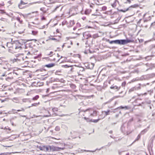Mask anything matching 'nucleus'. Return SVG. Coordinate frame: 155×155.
I'll return each instance as SVG.
<instances>
[{"mask_svg":"<svg viewBox=\"0 0 155 155\" xmlns=\"http://www.w3.org/2000/svg\"><path fill=\"white\" fill-rule=\"evenodd\" d=\"M84 114L87 117H84V119L87 121H90V119L92 117L96 116L97 111L93 108H90L86 110L85 111Z\"/></svg>","mask_w":155,"mask_h":155,"instance_id":"f257e3e1","label":"nucleus"},{"mask_svg":"<svg viewBox=\"0 0 155 155\" xmlns=\"http://www.w3.org/2000/svg\"><path fill=\"white\" fill-rule=\"evenodd\" d=\"M13 49H9V51L12 53L19 52L21 49V45L18 41H16L13 43Z\"/></svg>","mask_w":155,"mask_h":155,"instance_id":"f03ea898","label":"nucleus"},{"mask_svg":"<svg viewBox=\"0 0 155 155\" xmlns=\"http://www.w3.org/2000/svg\"><path fill=\"white\" fill-rule=\"evenodd\" d=\"M132 42V40L129 39L121 40H117L110 41L109 43L110 44L114 43L115 44H117L120 45H125L128 43L131 42Z\"/></svg>","mask_w":155,"mask_h":155,"instance_id":"7ed1b4c3","label":"nucleus"},{"mask_svg":"<svg viewBox=\"0 0 155 155\" xmlns=\"http://www.w3.org/2000/svg\"><path fill=\"white\" fill-rule=\"evenodd\" d=\"M60 56L58 55V54H54L53 55L52 58L50 57V58H46L45 59L46 61H56V62H58L59 61L60 58H62L61 56V58H60Z\"/></svg>","mask_w":155,"mask_h":155,"instance_id":"20e7f679","label":"nucleus"},{"mask_svg":"<svg viewBox=\"0 0 155 155\" xmlns=\"http://www.w3.org/2000/svg\"><path fill=\"white\" fill-rule=\"evenodd\" d=\"M24 59L23 55L21 54L18 56L16 57V58L11 59V60L13 63L16 62H18L19 61H23Z\"/></svg>","mask_w":155,"mask_h":155,"instance_id":"39448f33","label":"nucleus"},{"mask_svg":"<svg viewBox=\"0 0 155 155\" xmlns=\"http://www.w3.org/2000/svg\"><path fill=\"white\" fill-rule=\"evenodd\" d=\"M50 151H59L61 150H63V149L53 146H49Z\"/></svg>","mask_w":155,"mask_h":155,"instance_id":"423d86ee","label":"nucleus"},{"mask_svg":"<svg viewBox=\"0 0 155 155\" xmlns=\"http://www.w3.org/2000/svg\"><path fill=\"white\" fill-rule=\"evenodd\" d=\"M83 36L84 39H87L91 37V35L89 32L86 31L83 33Z\"/></svg>","mask_w":155,"mask_h":155,"instance_id":"0eeeda50","label":"nucleus"},{"mask_svg":"<svg viewBox=\"0 0 155 155\" xmlns=\"http://www.w3.org/2000/svg\"><path fill=\"white\" fill-rule=\"evenodd\" d=\"M72 9H79L83 10V5L82 4H78L73 6L72 8Z\"/></svg>","mask_w":155,"mask_h":155,"instance_id":"6e6552de","label":"nucleus"},{"mask_svg":"<svg viewBox=\"0 0 155 155\" xmlns=\"http://www.w3.org/2000/svg\"><path fill=\"white\" fill-rule=\"evenodd\" d=\"M143 18L144 19V21H146L150 20L151 19L150 16L148 13L145 14L143 15Z\"/></svg>","mask_w":155,"mask_h":155,"instance_id":"1a4fd4ad","label":"nucleus"},{"mask_svg":"<svg viewBox=\"0 0 155 155\" xmlns=\"http://www.w3.org/2000/svg\"><path fill=\"white\" fill-rule=\"evenodd\" d=\"M27 3L24 2L22 0L21 1L20 4L18 5V7L20 9H22L25 6H23Z\"/></svg>","mask_w":155,"mask_h":155,"instance_id":"9d476101","label":"nucleus"},{"mask_svg":"<svg viewBox=\"0 0 155 155\" xmlns=\"http://www.w3.org/2000/svg\"><path fill=\"white\" fill-rule=\"evenodd\" d=\"M91 12V10H81V13L82 14H85L86 15H88Z\"/></svg>","mask_w":155,"mask_h":155,"instance_id":"9b49d317","label":"nucleus"},{"mask_svg":"<svg viewBox=\"0 0 155 155\" xmlns=\"http://www.w3.org/2000/svg\"><path fill=\"white\" fill-rule=\"evenodd\" d=\"M13 43H12L10 42H8L7 44V46L8 48V50L9 49H13L14 48L13 47Z\"/></svg>","mask_w":155,"mask_h":155,"instance_id":"f8f14e48","label":"nucleus"},{"mask_svg":"<svg viewBox=\"0 0 155 155\" xmlns=\"http://www.w3.org/2000/svg\"><path fill=\"white\" fill-rule=\"evenodd\" d=\"M55 65V64L52 63L46 64L45 65V66L48 68H51L54 66Z\"/></svg>","mask_w":155,"mask_h":155,"instance_id":"ddd939ff","label":"nucleus"},{"mask_svg":"<svg viewBox=\"0 0 155 155\" xmlns=\"http://www.w3.org/2000/svg\"><path fill=\"white\" fill-rule=\"evenodd\" d=\"M110 88L111 89H116L117 91H118L120 89V87H118L116 85L114 86V85H113L110 87Z\"/></svg>","mask_w":155,"mask_h":155,"instance_id":"4468645a","label":"nucleus"},{"mask_svg":"<svg viewBox=\"0 0 155 155\" xmlns=\"http://www.w3.org/2000/svg\"><path fill=\"white\" fill-rule=\"evenodd\" d=\"M45 12H46L45 11L43 12V14L41 16V20L42 21L45 20H46V18L45 17Z\"/></svg>","mask_w":155,"mask_h":155,"instance_id":"2eb2a0df","label":"nucleus"},{"mask_svg":"<svg viewBox=\"0 0 155 155\" xmlns=\"http://www.w3.org/2000/svg\"><path fill=\"white\" fill-rule=\"evenodd\" d=\"M38 31L37 30H33L32 31L31 34L34 35H36L38 34Z\"/></svg>","mask_w":155,"mask_h":155,"instance_id":"dca6fc26","label":"nucleus"},{"mask_svg":"<svg viewBox=\"0 0 155 155\" xmlns=\"http://www.w3.org/2000/svg\"><path fill=\"white\" fill-rule=\"evenodd\" d=\"M72 65H69V64H65L63 65L62 66V67L65 68H67L69 67H72Z\"/></svg>","mask_w":155,"mask_h":155,"instance_id":"f3484780","label":"nucleus"},{"mask_svg":"<svg viewBox=\"0 0 155 155\" xmlns=\"http://www.w3.org/2000/svg\"><path fill=\"white\" fill-rule=\"evenodd\" d=\"M117 3H118V2L117 0H115L114 3L112 5V6L115 8L116 6Z\"/></svg>","mask_w":155,"mask_h":155,"instance_id":"a211bd4d","label":"nucleus"},{"mask_svg":"<svg viewBox=\"0 0 155 155\" xmlns=\"http://www.w3.org/2000/svg\"><path fill=\"white\" fill-rule=\"evenodd\" d=\"M139 7V5L138 4H134L133 5H132L131 6H130L129 7V8L131 7H132L135 8H137V7Z\"/></svg>","mask_w":155,"mask_h":155,"instance_id":"6ab92c4d","label":"nucleus"},{"mask_svg":"<svg viewBox=\"0 0 155 155\" xmlns=\"http://www.w3.org/2000/svg\"><path fill=\"white\" fill-rule=\"evenodd\" d=\"M119 14L117 13H114L113 15L111 16L112 18L116 17L117 18L119 17Z\"/></svg>","mask_w":155,"mask_h":155,"instance_id":"aec40b11","label":"nucleus"},{"mask_svg":"<svg viewBox=\"0 0 155 155\" xmlns=\"http://www.w3.org/2000/svg\"><path fill=\"white\" fill-rule=\"evenodd\" d=\"M99 37L98 35L97 34H96L93 35L91 37L93 38H98Z\"/></svg>","mask_w":155,"mask_h":155,"instance_id":"412c9836","label":"nucleus"},{"mask_svg":"<svg viewBox=\"0 0 155 155\" xmlns=\"http://www.w3.org/2000/svg\"><path fill=\"white\" fill-rule=\"evenodd\" d=\"M69 23L70 26H72L74 24V21L73 20H71L70 21H69Z\"/></svg>","mask_w":155,"mask_h":155,"instance_id":"4be33fe9","label":"nucleus"},{"mask_svg":"<svg viewBox=\"0 0 155 155\" xmlns=\"http://www.w3.org/2000/svg\"><path fill=\"white\" fill-rule=\"evenodd\" d=\"M147 131V130L146 129H145L143 130L140 133V135L143 134H145Z\"/></svg>","mask_w":155,"mask_h":155,"instance_id":"5701e85b","label":"nucleus"},{"mask_svg":"<svg viewBox=\"0 0 155 155\" xmlns=\"http://www.w3.org/2000/svg\"><path fill=\"white\" fill-rule=\"evenodd\" d=\"M100 119H98L97 120H92V119H90V120H91V121H90L93 122L94 123H96Z\"/></svg>","mask_w":155,"mask_h":155,"instance_id":"b1692460","label":"nucleus"},{"mask_svg":"<svg viewBox=\"0 0 155 155\" xmlns=\"http://www.w3.org/2000/svg\"><path fill=\"white\" fill-rule=\"evenodd\" d=\"M16 20L20 23H22V20L20 18L18 17L16 18Z\"/></svg>","mask_w":155,"mask_h":155,"instance_id":"393cba45","label":"nucleus"},{"mask_svg":"<svg viewBox=\"0 0 155 155\" xmlns=\"http://www.w3.org/2000/svg\"><path fill=\"white\" fill-rule=\"evenodd\" d=\"M39 98V96L38 95H37L35 97L33 98L32 100L35 101L37 100Z\"/></svg>","mask_w":155,"mask_h":155,"instance_id":"a878e982","label":"nucleus"},{"mask_svg":"<svg viewBox=\"0 0 155 155\" xmlns=\"http://www.w3.org/2000/svg\"><path fill=\"white\" fill-rule=\"evenodd\" d=\"M58 110V109L56 107H54V108H53L52 109V111L54 112H55L57 111Z\"/></svg>","mask_w":155,"mask_h":155,"instance_id":"bb28decb","label":"nucleus"},{"mask_svg":"<svg viewBox=\"0 0 155 155\" xmlns=\"http://www.w3.org/2000/svg\"><path fill=\"white\" fill-rule=\"evenodd\" d=\"M51 40H55L56 42L59 41H60L59 39H57V38H50Z\"/></svg>","mask_w":155,"mask_h":155,"instance_id":"cd10ccee","label":"nucleus"},{"mask_svg":"<svg viewBox=\"0 0 155 155\" xmlns=\"http://www.w3.org/2000/svg\"><path fill=\"white\" fill-rule=\"evenodd\" d=\"M60 127L58 126H57L55 129V130L56 131H59L60 130Z\"/></svg>","mask_w":155,"mask_h":155,"instance_id":"c85d7f7f","label":"nucleus"},{"mask_svg":"<svg viewBox=\"0 0 155 155\" xmlns=\"http://www.w3.org/2000/svg\"><path fill=\"white\" fill-rule=\"evenodd\" d=\"M39 104V102H38V103H35L34 104H31V106H36Z\"/></svg>","mask_w":155,"mask_h":155,"instance_id":"c756f323","label":"nucleus"},{"mask_svg":"<svg viewBox=\"0 0 155 155\" xmlns=\"http://www.w3.org/2000/svg\"><path fill=\"white\" fill-rule=\"evenodd\" d=\"M104 112L105 113L106 116L109 114V112H110V110H108L107 111H104Z\"/></svg>","mask_w":155,"mask_h":155,"instance_id":"7c9ffc66","label":"nucleus"},{"mask_svg":"<svg viewBox=\"0 0 155 155\" xmlns=\"http://www.w3.org/2000/svg\"><path fill=\"white\" fill-rule=\"evenodd\" d=\"M140 136H141V135L140 134H139L138 135L135 141L138 140H139V139H140Z\"/></svg>","mask_w":155,"mask_h":155,"instance_id":"2f4dec72","label":"nucleus"},{"mask_svg":"<svg viewBox=\"0 0 155 155\" xmlns=\"http://www.w3.org/2000/svg\"><path fill=\"white\" fill-rule=\"evenodd\" d=\"M41 54H38L37 56H35L34 57V58L35 59H36L38 58L41 57Z\"/></svg>","mask_w":155,"mask_h":155,"instance_id":"473e14b6","label":"nucleus"},{"mask_svg":"<svg viewBox=\"0 0 155 155\" xmlns=\"http://www.w3.org/2000/svg\"><path fill=\"white\" fill-rule=\"evenodd\" d=\"M70 86L72 88H76V86L74 85V84H71V85H70Z\"/></svg>","mask_w":155,"mask_h":155,"instance_id":"72a5a7b5","label":"nucleus"},{"mask_svg":"<svg viewBox=\"0 0 155 155\" xmlns=\"http://www.w3.org/2000/svg\"><path fill=\"white\" fill-rule=\"evenodd\" d=\"M67 23V22L66 21H64L62 23V25H65Z\"/></svg>","mask_w":155,"mask_h":155,"instance_id":"f704fd0d","label":"nucleus"},{"mask_svg":"<svg viewBox=\"0 0 155 155\" xmlns=\"http://www.w3.org/2000/svg\"><path fill=\"white\" fill-rule=\"evenodd\" d=\"M126 84V82L125 81H124L122 83L121 86L123 87H125Z\"/></svg>","mask_w":155,"mask_h":155,"instance_id":"c9c22d12","label":"nucleus"},{"mask_svg":"<svg viewBox=\"0 0 155 155\" xmlns=\"http://www.w3.org/2000/svg\"><path fill=\"white\" fill-rule=\"evenodd\" d=\"M101 8H102V10H106L107 8V7L105 6H101Z\"/></svg>","mask_w":155,"mask_h":155,"instance_id":"e433bc0d","label":"nucleus"},{"mask_svg":"<svg viewBox=\"0 0 155 155\" xmlns=\"http://www.w3.org/2000/svg\"><path fill=\"white\" fill-rule=\"evenodd\" d=\"M119 108H120V109H124V108H125L126 109H127V106H125V107H122V106H120L119 107Z\"/></svg>","mask_w":155,"mask_h":155,"instance_id":"4c0bfd02","label":"nucleus"},{"mask_svg":"<svg viewBox=\"0 0 155 155\" xmlns=\"http://www.w3.org/2000/svg\"><path fill=\"white\" fill-rule=\"evenodd\" d=\"M60 8V9H61V10H62V9L63 8V7H61V6H59V7H58V6H57L56 8H55L54 9V10H56L58 8Z\"/></svg>","mask_w":155,"mask_h":155,"instance_id":"58836bf2","label":"nucleus"},{"mask_svg":"<svg viewBox=\"0 0 155 155\" xmlns=\"http://www.w3.org/2000/svg\"><path fill=\"white\" fill-rule=\"evenodd\" d=\"M134 88H131L129 91V92H131V91H134Z\"/></svg>","mask_w":155,"mask_h":155,"instance_id":"ea45409f","label":"nucleus"},{"mask_svg":"<svg viewBox=\"0 0 155 155\" xmlns=\"http://www.w3.org/2000/svg\"><path fill=\"white\" fill-rule=\"evenodd\" d=\"M18 33L20 34H21L24 33V31H18Z\"/></svg>","mask_w":155,"mask_h":155,"instance_id":"a19ab883","label":"nucleus"},{"mask_svg":"<svg viewBox=\"0 0 155 155\" xmlns=\"http://www.w3.org/2000/svg\"><path fill=\"white\" fill-rule=\"evenodd\" d=\"M49 148H50L49 146L48 147H46V149L47 151H48L49 150Z\"/></svg>","mask_w":155,"mask_h":155,"instance_id":"79ce46f5","label":"nucleus"},{"mask_svg":"<svg viewBox=\"0 0 155 155\" xmlns=\"http://www.w3.org/2000/svg\"><path fill=\"white\" fill-rule=\"evenodd\" d=\"M49 88L47 89V91H46V92L47 93H48L49 92Z\"/></svg>","mask_w":155,"mask_h":155,"instance_id":"37998d69","label":"nucleus"},{"mask_svg":"<svg viewBox=\"0 0 155 155\" xmlns=\"http://www.w3.org/2000/svg\"><path fill=\"white\" fill-rule=\"evenodd\" d=\"M0 11H1V13H4V10H0Z\"/></svg>","mask_w":155,"mask_h":155,"instance_id":"c03bdc74","label":"nucleus"},{"mask_svg":"<svg viewBox=\"0 0 155 155\" xmlns=\"http://www.w3.org/2000/svg\"><path fill=\"white\" fill-rule=\"evenodd\" d=\"M5 73H3L2 74V76H5Z\"/></svg>","mask_w":155,"mask_h":155,"instance_id":"a18cd8bd","label":"nucleus"},{"mask_svg":"<svg viewBox=\"0 0 155 155\" xmlns=\"http://www.w3.org/2000/svg\"><path fill=\"white\" fill-rule=\"evenodd\" d=\"M66 44L65 43H64L63 45H62V48H64V46H65V44Z\"/></svg>","mask_w":155,"mask_h":155,"instance_id":"49530a36","label":"nucleus"},{"mask_svg":"<svg viewBox=\"0 0 155 155\" xmlns=\"http://www.w3.org/2000/svg\"><path fill=\"white\" fill-rule=\"evenodd\" d=\"M22 110H24L23 109H22L21 110H17V111H22Z\"/></svg>","mask_w":155,"mask_h":155,"instance_id":"de8ad7c7","label":"nucleus"},{"mask_svg":"<svg viewBox=\"0 0 155 155\" xmlns=\"http://www.w3.org/2000/svg\"><path fill=\"white\" fill-rule=\"evenodd\" d=\"M120 96H114V98H117L118 97H119Z\"/></svg>","mask_w":155,"mask_h":155,"instance_id":"09e8293b","label":"nucleus"},{"mask_svg":"<svg viewBox=\"0 0 155 155\" xmlns=\"http://www.w3.org/2000/svg\"><path fill=\"white\" fill-rule=\"evenodd\" d=\"M127 1L129 3H130L131 2V1L130 0H127Z\"/></svg>","mask_w":155,"mask_h":155,"instance_id":"8fccbe9b","label":"nucleus"},{"mask_svg":"<svg viewBox=\"0 0 155 155\" xmlns=\"http://www.w3.org/2000/svg\"><path fill=\"white\" fill-rule=\"evenodd\" d=\"M119 11H122V12H125L126 10H119Z\"/></svg>","mask_w":155,"mask_h":155,"instance_id":"3c124183","label":"nucleus"},{"mask_svg":"<svg viewBox=\"0 0 155 155\" xmlns=\"http://www.w3.org/2000/svg\"><path fill=\"white\" fill-rule=\"evenodd\" d=\"M53 53V52H52V51H51V52H50V54H48V55H50V54H52Z\"/></svg>","mask_w":155,"mask_h":155,"instance_id":"603ef678","label":"nucleus"},{"mask_svg":"<svg viewBox=\"0 0 155 155\" xmlns=\"http://www.w3.org/2000/svg\"><path fill=\"white\" fill-rule=\"evenodd\" d=\"M112 132H113V131L112 130H110V131H109V133L110 134H112Z\"/></svg>","mask_w":155,"mask_h":155,"instance_id":"864d4df0","label":"nucleus"},{"mask_svg":"<svg viewBox=\"0 0 155 155\" xmlns=\"http://www.w3.org/2000/svg\"><path fill=\"white\" fill-rule=\"evenodd\" d=\"M76 29H77V28H76V27H74V28H73V30H75Z\"/></svg>","mask_w":155,"mask_h":155,"instance_id":"5fc2aeb1","label":"nucleus"},{"mask_svg":"<svg viewBox=\"0 0 155 155\" xmlns=\"http://www.w3.org/2000/svg\"><path fill=\"white\" fill-rule=\"evenodd\" d=\"M111 11V10H110V11H108V12H107V13H110V11Z\"/></svg>","mask_w":155,"mask_h":155,"instance_id":"6e6d98bb","label":"nucleus"},{"mask_svg":"<svg viewBox=\"0 0 155 155\" xmlns=\"http://www.w3.org/2000/svg\"><path fill=\"white\" fill-rule=\"evenodd\" d=\"M14 100H18V99L17 98H14Z\"/></svg>","mask_w":155,"mask_h":155,"instance_id":"4d7b16f0","label":"nucleus"},{"mask_svg":"<svg viewBox=\"0 0 155 155\" xmlns=\"http://www.w3.org/2000/svg\"><path fill=\"white\" fill-rule=\"evenodd\" d=\"M131 132H132V131H131L130 132V133H128L127 132V134L128 135V134H130V133H131Z\"/></svg>","mask_w":155,"mask_h":155,"instance_id":"13d9d810","label":"nucleus"},{"mask_svg":"<svg viewBox=\"0 0 155 155\" xmlns=\"http://www.w3.org/2000/svg\"><path fill=\"white\" fill-rule=\"evenodd\" d=\"M82 18L83 19V20H84L85 18H86L85 17H84V18Z\"/></svg>","mask_w":155,"mask_h":155,"instance_id":"bf43d9fd","label":"nucleus"},{"mask_svg":"<svg viewBox=\"0 0 155 155\" xmlns=\"http://www.w3.org/2000/svg\"><path fill=\"white\" fill-rule=\"evenodd\" d=\"M50 116V115H46V116H45V117H49Z\"/></svg>","mask_w":155,"mask_h":155,"instance_id":"052dcab7","label":"nucleus"},{"mask_svg":"<svg viewBox=\"0 0 155 155\" xmlns=\"http://www.w3.org/2000/svg\"><path fill=\"white\" fill-rule=\"evenodd\" d=\"M45 25L43 26H42V28H45Z\"/></svg>","mask_w":155,"mask_h":155,"instance_id":"680f3d73","label":"nucleus"},{"mask_svg":"<svg viewBox=\"0 0 155 155\" xmlns=\"http://www.w3.org/2000/svg\"><path fill=\"white\" fill-rule=\"evenodd\" d=\"M126 155H129V153H127L126 154Z\"/></svg>","mask_w":155,"mask_h":155,"instance_id":"e2e57ef3","label":"nucleus"},{"mask_svg":"<svg viewBox=\"0 0 155 155\" xmlns=\"http://www.w3.org/2000/svg\"><path fill=\"white\" fill-rule=\"evenodd\" d=\"M72 11V10H70L69 12V13H70Z\"/></svg>","mask_w":155,"mask_h":155,"instance_id":"0e129e2a","label":"nucleus"},{"mask_svg":"<svg viewBox=\"0 0 155 155\" xmlns=\"http://www.w3.org/2000/svg\"><path fill=\"white\" fill-rule=\"evenodd\" d=\"M58 72V71H56V74H57V73Z\"/></svg>","mask_w":155,"mask_h":155,"instance_id":"69168bd1","label":"nucleus"},{"mask_svg":"<svg viewBox=\"0 0 155 155\" xmlns=\"http://www.w3.org/2000/svg\"><path fill=\"white\" fill-rule=\"evenodd\" d=\"M88 28H91V27H88Z\"/></svg>","mask_w":155,"mask_h":155,"instance_id":"338daca9","label":"nucleus"},{"mask_svg":"<svg viewBox=\"0 0 155 155\" xmlns=\"http://www.w3.org/2000/svg\"><path fill=\"white\" fill-rule=\"evenodd\" d=\"M109 84H110V81H109Z\"/></svg>","mask_w":155,"mask_h":155,"instance_id":"774afa93","label":"nucleus"}]
</instances>
